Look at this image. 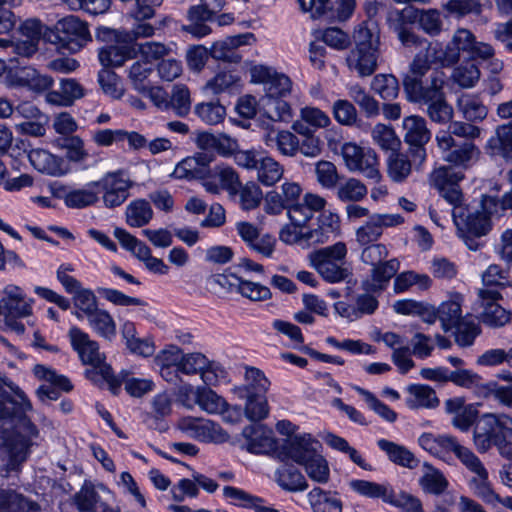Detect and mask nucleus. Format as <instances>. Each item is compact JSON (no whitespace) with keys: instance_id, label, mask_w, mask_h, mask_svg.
<instances>
[{"instance_id":"1","label":"nucleus","mask_w":512,"mask_h":512,"mask_svg":"<svg viewBox=\"0 0 512 512\" xmlns=\"http://www.w3.org/2000/svg\"><path fill=\"white\" fill-rule=\"evenodd\" d=\"M16 396L18 400L6 394L3 400L0 401V420L19 417L20 428L25 432V435L15 432L4 441V447L8 455L6 464L8 471L18 470L29 454V449L33 444L32 439L38 437L39 434L37 427L30 419L22 416L32 409L30 401L22 391H16Z\"/></svg>"},{"instance_id":"2","label":"nucleus","mask_w":512,"mask_h":512,"mask_svg":"<svg viewBox=\"0 0 512 512\" xmlns=\"http://www.w3.org/2000/svg\"><path fill=\"white\" fill-rule=\"evenodd\" d=\"M429 51L432 59L441 66H452L459 62L462 54H466L472 60L487 62V67L494 74L503 68V63L494 58V48L489 43L477 41L475 35L466 28L457 29L445 49L435 44Z\"/></svg>"},{"instance_id":"3","label":"nucleus","mask_w":512,"mask_h":512,"mask_svg":"<svg viewBox=\"0 0 512 512\" xmlns=\"http://www.w3.org/2000/svg\"><path fill=\"white\" fill-rule=\"evenodd\" d=\"M68 336L81 361L91 366L85 371L86 377L96 384L107 383L109 390L114 395L118 394L120 381L113 374L111 366L105 363V356L100 353L98 343L91 340L87 333L76 326L70 328Z\"/></svg>"},{"instance_id":"4","label":"nucleus","mask_w":512,"mask_h":512,"mask_svg":"<svg viewBox=\"0 0 512 512\" xmlns=\"http://www.w3.org/2000/svg\"><path fill=\"white\" fill-rule=\"evenodd\" d=\"M496 205L497 199L487 196L482 201L481 209H470L462 204L453 207L452 217L457 234L469 250L477 251L484 246L481 238L492 228L489 209Z\"/></svg>"},{"instance_id":"5","label":"nucleus","mask_w":512,"mask_h":512,"mask_svg":"<svg viewBox=\"0 0 512 512\" xmlns=\"http://www.w3.org/2000/svg\"><path fill=\"white\" fill-rule=\"evenodd\" d=\"M474 443L479 452L496 446L503 457L512 459V418L505 414H484L474 429Z\"/></svg>"},{"instance_id":"6","label":"nucleus","mask_w":512,"mask_h":512,"mask_svg":"<svg viewBox=\"0 0 512 512\" xmlns=\"http://www.w3.org/2000/svg\"><path fill=\"white\" fill-rule=\"evenodd\" d=\"M347 246L337 242L309 253L308 260L322 279L328 283H340L352 276V269L346 261Z\"/></svg>"},{"instance_id":"7","label":"nucleus","mask_w":512,"mask_h":512,"mask_svg":"<svg viewBox=\"0 0 512 512\" xmlns=\"http://www.w3.org/2000/svg\"><path fill=\"white\" fill-rule=\"evenodd\" d=\"M430 83L425 92L408 99L410 102L426 106V113L431 121L438 124L450 122L454 116L453 107L447 102L444 87V73L435 71L429 76Z\"/></svg>"},{"instance_id":"8","label":"nucleus","mask_w":512,"mask_h":512,"mask_svg":"<svg viewBox=\"0 0 512 512\" xmlns=\"http://www.w3.org/2000/svg\"><path fill=\"white\" fill-rule=\"evenodd\" d=\"M45 40L60 49L76 53L92 39L87 23L70 15L57 21L55 26L45 33Z\"/></svg>"},{"instance_id":"9","label":"nucleus","mask_w":512,"mask_h":512,"mask_svg":"<svg viewBox=\"0 0 512 512\" xmlns=\"http://www.w3.org/2000/svg\"><path fill=\"white\" fill-rule=\"evenodd\" d=\"M133 185L127 172L122 169L107 172L96 181L99 194L102 193L103 205L108 209L121 206L130 196Z\"/></svg>"},{"instance_id":"10","label":"nucleus","mask_w":512,"mask_h":512,"mask_svg":"<svg viewBox=\"0 0 512 512\" xmlns=\"http://www.w3.org/2000/svg\"><path fill=\"white\" fill-rule=\"evenodd\" d=\"M463 179V171L451 166L435 168L429 175L430 185L453 207L463 204V193L460 188Z\"/></svg>"},{"instance_id":"11","label":"nucleus","mask_w":512,"mask_h":512,"mask_svg":"<svg viewBox=\"0 0 512 512\" xmlns=\"http://www.w3.org/2000/svg\"><path fill=\"white\" fill-rule=\"evenodd\" d=\"M11 70L4 78L9 88H28L34 92L48 90L53 85L50 76L40 74L31 66H21L18 58H10Z\"/></svg>"},{"instance_id":"12","label":"nucleus","mask_w":512,"mask_h":512,"mask_svg":"<svg viewBox=\"0 0 512 512\" xmlns=\"http://www.w3.org/2000/svg\"><path fill=\"white\" fill-rule=\"evenodd\" d=\"M404 142L409 146V154L414 163L419 165L426 159V144L431 139L426 120L418 115H411L403 120Z\"/></svg>"},{"instance_id":"13","label":"nucleus","mask_w":512,"mask_h":512,"mask_svg":"<svg viewBox=\"0 0 512 512\" xmlns=\"http://www.w3.org/2000/svg\"><path fill=\"white\" fill-rule=\"evenodd\" d=\"M224 7V0H200L199 5L191 6L187 12L188 25L182 27L183 31L196 38H202L211 33L208 25Z\"/></svg>"},{"instance_id":"14","label":"nucleus","mask_w":512,"mask_h":512,"mask_svg":"<svg viewBox=\"0 0 512 512\" xmlns=\"http://www.w3.org/2000/svg\"><path fill=\"white\" fill-rule=\"evenodd\" d=\"M342 156L350 171L361 172L367 178L379 181L378 159L373 149L345 143L342 147Z\"/></svg>"},{"instance_id":"15","label":"nucleus","mask_w":512,"mask_h":512,"mask_svg":"<svg viewBox=\"0 0 512 512\" xmlns=\"http://www.w3.org/2000/svg\"><path fill=\"white\" fill-rule=\"evenodd\" d=\"M477 296L474 309L484 324L490 327H501L509 323L511 313L498 303L502 299L500 292L478 291Z\"/></svg>"},{"instance_id":"16","label":"nucleus","mask_w":512,"mask_h":512,"mask_svg":"<svg viewBox=\"0 0 512 512\" xmlns=\"http://www.w3.org/2000/svg\"><path fill=\"white\" fill-rule=\"evenodd\" d=\"M252 81L264 85L265 96L268 98H283L291 92V80L284 74L277 73L274 69L257 65L251 69Z\"/></svg>"},{"instance_id":"17","label":"nucleus","mask_w":512,"mask_h":512,"mask_svg":"<svg viewBox=\"0 0 512 512\" xmlns=\"http://www.w3.org/2000/svg\"><path fill=\"white\" fill-rule=\"evenodd\" d=\"M462 464L474 474L468 485L476 496L489 504H495L498 494L493 490L489 473L479 457L472 452Z\"/></svg>"},{"instance_id":"18","label":"nucleus","mask_w":512,"mask_h":512,"mask_svg":"<svg viewBox=\"0 0 512 512\" xmlns=\"http://www.w3.org/2000/svg\"><path fill=\"white\" fill-rule=\"evenodd\" d=\"M321 444L309 434L289 437L279 446V455L282 459H290L303 465L316 453Z\"/></svg>"},{"instance_id":"19","label":"nucleus","mask_w":512,"mask_h":512,"mask_svg":"<svg viewBox=\"0 0 512 512\" xmlns=\"http://www.w3.org/2000/svg\"><path fill=\"white\" fill-rule=\"evenodd\" d=\"M303 228L306 248L324 244L338 231V217L331 212H322L315 222H308Z\"/></svg>"},{"instance_id":"20","label":"nucleus","mask_w":512,"mask_h":512,"mask_svg":"<svg viewBox=\"0 0 512 512\" xmlns=\"http://www.w3.org/2000/svg\"><path fill=\"white\" fill-rule=\"evenodd\" d=\"M404 222L399 214L370 215L368 220L356 230V241L359 245L375 243L383 234L385 228L395 227Z\"/></svg>"},{"instance_id":"21","label":"nucleus","mask_w":512,"mask_h":512,"mask_svg":"<svg viewBox=\"0 0 512 512\" xmlns=\"http://www.w3.org/2000/svg\"><path fill=\"white\" fill-rule=\"evenodd\" d=\"M178 426L189 437L202 442H221L226 437L218 424L204 418L184 417Z\"/></svg>"},{"instance_id":"22","label":"nucleus","mask_w":512,"mask_h":512,"mask_svg":"<svg viewBox=\"0 0 512 512\" xmlns=\"http://www.w3.org/2000/svg\"><path fill=\"white\" fill-rule=\"evenodd\" d=\"M430 47H435V45L429 44L424 56H415L410 64L409 73L403 80L404 91L408 99L425 92L427 85H423L422 77L430 70L431 63H438L436 60L432 59L429 51Z\"/></svg>"},{"instance_id":"23","label":"nucleus","mask_w":512,"mask_h":512,"mask_svg":"<svg viewBox=\"0 0 512 512\" xmlns=\"http://www.w3.org/2000/svg\"><path fill=\"white\" fill-rule=\"evenodd\" d=\"M255 41V35L250 32L229 36L215 42L211 47L210 54L216 60L239 63L242 57L238 52V48L243 45H251Z\"/></svg>"},{"instance_id":"24","label":"nucleus","mask_w":512,"mask_h":512,"mask_svg":"<svg viewBox=\"0 0 512 512\" xmlns=\"http://www.w3.org/2000/svg\"><path fill=\"white\" fill-rule=\"evenodd\" d=\"M242 435L246 439L247 450L251 453L265 454L274 450L279 451L273 431L264 425H248L243 429Z\"/></svg>"},{"instance_id":"25","label":"nucleus","mask_w":512,"mask_h":512,"mask_svg":"<svg viewBox=\"0 0 512 512\" xmlns=\"http://www.w3.org/2000/svg\"><path fill=\"white\" fill-rule=\"evenodd\" d=\"M113 34L116 44L107 45L99 51V60L104 67H120L137 53L135 45L125 41L122 32L113 31Z\"/></svg>"},{"instance_id":"26","label":"nucleus","mask_w":512,"mask_h":512,"mask_svg":"<svg viewBox=\"0 0 512 512\" xmlns=\"http://www.w3.org/2000/svg\"><path fill=\"white\" fill-rule=\"evenodd\" d=\"M213 157L207 153H197L194 156L187 157L179 162L173 173L176 179H206L211 173L209 167Z\"/></svg>"},{"instance_id":"27","label":"nucleus","mask_w":512,"mask_h":512,"mask_svg":"<svg viewBox=\"0 0 512 512\" xmlns=\"http://www.w3.org/2000/svg\"><path fill=\"white\" fill-rule=\"evenodd\" d=\"M262 141L267 147L276 149L286 157L295 156L299 150V139L296 135L287 130L275 129L269 124L262 135Z\"/></svg>"},{"instance_id":"28","label":"nucleus","mask_w":512,"mask_h":512,"mask_svg":"<svg viewBox=\"0 0 512 512\" xmlns=\"http://www.w3.org/2000/svg\"><path fill=\"white\" fill-rule=\"evenodd\" d=\"M446 152L444 160L456 169H467L479 158L480 150L472 141L453 142L449 148H440Z\"/></svg>"},{"instance_id":"29","label":"nucleus","mask_w":512,"mask_h":512,"mask_svg":"<svg viewBox=\"0 0 512 512\" xmlns=\"http://www.w3.org/2000/svg\"><path fill=\"white\" fill-rule=\"evenodd\" d=\"M400 268V263L396 258L384 261L381 264L373 266L371 278L361 282V288L364 292H382L388 286Z\"/></svg>"},{"instance_id":"30","label":"nucleus","mask_w":512,"mask_h":512,"mask_svg":"<svg viewBox=\"0 0 512 512\" xmlns=\"http://www.w3.org/2000/svg\"><path fill=\"white\" fill-rule=\"evenodd\" d=\"M3 315L28 317L32 314V299H26L23 290L16 285H7L2 298Z\"/></svg>"},{"instance_id":"31","label":"nucleus","mask_w":512,"mask_h":512,"mask_svg":"<svg viewBox=\"0 0 512 512\" xmlns=\"http://www.w3.org/2000/svg\"><path fill=\"white\" fill-rule=\"evenodd\" d=\"M448 129L439 131L436 140L439 148H449L453 142H458L454 137L463 138V141H472L480 136L481 129L472 122L450 121Z\"/></svg>"},{"instance_id":"32","label":"nucleus","mask_w":512,"mask_h":512,"mask_svg":"<svg viewBox=\"0 0 512 512\" xmlns=\"http://www.w3.org/2000/svg\"><path fill=\"white\" fill-rule=\"evenodd\" d=\"M380 57V50L353 48L346 62L351 71L359 77L371 76L377 69V62Z\"/></svg>"},{"instance_id":"33","label":"nucleus","mask_w":512,"mask_h":512,"mask_svg":"<svg viewBox=\"0 0 512 512\" xmlns=\"http://www.w3.org/2000/svg\"><path fill=\"white\" fill-rule=\"evenodd\" d=\"M196 144L200 149L215 150L224 157H234L239 150L238 141L226 134L214 135L202 132L198 134Z\"/></svg>"},{"instance_id":"34","label":"nucleus","mask_w":512,"mask_h":512,"mask_svg":"<svg viewBox=\"0 0 512 512\" xmlns=\"http://www.w3.org/2000/svg\"><path fill=\"white\" fill-rule=\"evenodd\" d=\"M62 199L68 208L83 209L96 205L99 200V190L96 181L87 183L81 188H71L64 192Z\"/></svg>"},{"instance_id":"35","label":"nucleus","mask_w":512,"mask_h":512,"mask_svg":"<svg viewBox=\"0 0 512 512\" xmlns=\"http://www.w3.org/2000/svg\"><path fill=\"white\" fill-rule=\"evenodd\" d=\"M84 94L83 86L76 79L63 78L60 80L59 90L48 92L46 100L51 104L68 107Z\"/></svg>"},{"instance_id":"36","label":"nucleus","mask_w":512,"mask_h":512,"mask_svg":"<svg viewBox=\"0 0 512 512\" xmlns=\"http://www.w3.org/2000/svg\"><path fill=\"white\" fill-rule=\"evenodd\" d=\"M377 445L380 450L385 452L388 459L398 466L415 469L420 463L419 459L403 445L387 439H379Z\"/></svg>"},{"instance_id":"37","label":"nucleus","mask_w":512,"mask_h":512,"mask_svg":"<svg viewBox=\"0 0 512 512\" xmlns=\"http://www.w3.org/2000/svg\"><path fill=\"white\" fill-rule=\"evenodd\" d=\"M32 166L41 173L60 176L65 173L63 169V160L47 150L34 149L28 154Z\"/></svg>"},{"instance_id":"38","label":"nucleus","mask_w":512,"mask_h":512,"mask_svg":"<svg viewBox=\"0 0 512 512\" xmlns=\"http://www.w3.org/2000/svg\"><path fill=\"white\" fill-rule=\"evenodd\" d=\"M223 496L230 500V503L242 508L252 509L255 512H268L272 507L264 505L265 500L261 497L252 495L243 489L225 486L223 488Z\"/></svg>"},{"instance_id":"39","label":"nucleus","mask_w":512,"mask_h":512,"mask_svg":"<svg viewBox=\"0 0 512 512\" xmlns=\"http://www.w3.org/2000/svg\"><path fill=\"white\" fill-rule=\"evenodd\" d=\"M313 512H342L343 503L337 492L313 488L307 495Z\"/></svg>"},{"instance_id":"40","label":"nucleus","mask_w":512,"mask_h":512,"mask_svg":"<svg viewBox=\"0 0 512 512\" xmlns=\"http://www.w3.org/2000/svg\"><path fill=\"white\" fill-rule=\"evenodd\" d=\"M349 487L355 493L370 499H380L388 503L392 495L393 487L390 483H377L368 480L354 479L349 482Z\"/></svg>"},{"instance_id":"41","label":"nucleus","mask_w":512,"mask_h":512,"mask_svg":"<svg viewBox=\"0 0 512 512\" xmlns=\"http://www.w3.org/2000/svg\"><path fill=\"white\" fill-rule=\"evenodd\" d=\"M423 469V475L419 478V485L422 490L436 496L443 494L449 486L445 475L428 462L423 464Z\"/></svg>"},{"instance_id":"42","label":"nucleus","mask_w":512,"mask_h":512,"mask_svg":"<svg viewBox=\"0 0 512 512\" xmlns=\"http://www.w3.org/2000/svg\"><path fill=\"white\" fill-rule=\"evenodd\" d=\"M73 503L79 512H96L105 502L98 494L97 487L85 480L80 490L74 494Z\"/></svg>"},{"instance_id":"43","label":"nucleus","mask_w":512,"mask_h":512,"mask_svg":"<svg viewBox=\"0 0 512 512\" xmlns=\"http://www.w3.org/2000/svg\"><path fill=\"white\" fill-rule=\"evenodd\" d=\"M276 482L285 491L299 492L308 488L304 475L292 465H284L275 472Z\"/></svg>"},{"instance_id":"44","label":"nucleus","mask_w":512,"mask_h":512,"mask_svg":"<svg viewBox=\"0 0 512 512\" xmlns=\"http://www.w3.org/2000/svg\"><path fill=\"white\" fill-rule=\"evenodd\" d=\"M457 109L468 122L483 121L488 114L487 107L475 95L463 94L457 99Z\"/></svg>"},{"instance_id":"45","label":"nucleus","mask_w":512,"mask_h":512,"mask_svg":"<svg viewBox=\"0 0 512 512\" xmlns=\"http://www.w3.org/2000/svg\"><path fill=\"white\" fill-rule=\"evenodd\" d=\"M255 171L257 172V179L262 185L273 186L282 178L284 168L278 161L264 152Z\"/></svg>"},{"instance_id":"46","label":"nucleus","mask_w":512,"mask_h":512,"mask_svg":"<svg viewBox=\"0 0 512 512\" xmlns=\"http://www.w3.org/2000/svg\"><path fill=\"white\" fill-rule=\"evenodd\" d=\"M195 403L208 414L224 413L228 407L225 399L208 387H197Z\"/></svg>"},{"instance_id":"47","label":"nucleus","mask_w":512,"mask_h":512,"mask_svg":"<svg viewBox=\"0 0 512 512\" xmlns=\"http://www.w3.org/2000/svg\"><path fill=\"white\" fill-rule=\"evenodd\" d=\"M126 223L131 227H143L153 218V210L145 199H136L126 207Z\"/></svg>"},{"instance_id":"48","label":"nucleus","mask_w":512,"mask_h":512,"mask_svg":"<svg viewBox=\"0 0 512 512\" xmlns=\"http://www.w3.org/2000/svg\"><path fill=\"white\" fill-rule=\"evenodd\" d=\"M408 392L411 397L407 399V405L412 409L419 407L434 408L439 404L436 392L428 385H411L408 388Z\"/></svg>"},{"instance_id":"49","label":"nucleus","mask_w":512,"mask_h":512,"mask_svg":"<svg viewBox=\"0 0 512 512\" xmlns=\"http://www.w3.org/2000/svg\"><path fill=\"white\" fill-rule=\"evenodd\" d=\"M482 283L483 288L478 291L500 292L510 285L509 271L497 264H491L482 274Z\"/></svg>"},{"instance_id":"50","label":"nucleus","mask_w":512,"mask_h":512,"mask_svg":"<svg viewBox=\"0 0 512 512\" xmlns=\"http://www.w3.org/2000/svg\"><path fill=\"white\" fill-rule=\"evenodd\" d=\"M337 198L342 202L355 203L367 195L366 186L356 178H348L336 185Z\"/></svg>"},{"instance_id":"51","label":"nucleus","mask_w":512,"mask_h":512,"mask_svg":"<svg viewBox=\"0 0 512 512\" xmlns=\"http://www.w3.org/2000/svg\"><path fill=\"white\" fill-rule=\"evenodd\" d=\"M89 326L99 336L111 340L116 335V324L110 313L103 309H97L87 317Z\"/></svg>"},{"instance_id":"52","label":"nucleus","mask_w":512,"mask_h":512,"mask_svg":"<svg viewBox=\"0 0 512 512\" xmlns=\"http://www.w3.org/2000/svg\"><path fill=\"white\" fill-rule=\"evenodd\" d=\"M240 77L233 71H220L211 78L204 86V89L214 95L224 92H232L237 88Z\"/></svg>"},{"instance_id":"53","label":"nucleus","mask_w":512,"mask_h":512,"mask_svg":"<svg viewBox=\"0 0 512 512\" xmlns=\"http://www.w3.org/2000/svg\"><path fill=\"white\" fill-rule=\"evenodd\" d=\"M372 90L385 101H392L399 94L398 79L392 74H378L371 83Z\"/></svg>"},{"instance_id":"54","label":"nucleus","mask_w":512,"mask_h":512,"mask_svg":"<svg viewBox=\"0 0 512 512\" xmlns=\"http://www.w3.org/2000/svg\"><path fill=\"white\" fill-rule=\"evenodd\" d=\"M303 468L307 474V476L314 482L319 484H325L330 479V468L328 461L325 457L320 453H316L312 458H310L306 463H304Z\"/></svg>"},{"instance_id":"55","label":"nucleus","mask_w":512,"mask_h":512,"mask_svg":"<svg viewBox=\"0 0 512 512\" xmlns=\"http://www.w3.org/2000/svg\"><path fill=\"white\" fill-rule=\"evenodd\" d=\"M451 79L461 88H472L480 79V70L475 63L465 62L453 69Z\"/></svg>"},{"instance_id":"56","label":"nucleus","mask_w":512,"mask_h":512,"mask_svg":"<svg viewBox=\"0 0 512 512\" xmlns=\"http://www.w3.org/2000/svg\"><path fill=\"white\" fill-rule=\"evenodd\" d=\"M355 47L359 49L380 50V36L376 27H370L368 23H361L353 34Z\"/></svg>"},{"instance_id":"57","label":"nucleus","mask_w":512,"mask_h":512,"mask_svg":"<svg viewBox=\"0 0 512 512\" xmlns=\"http://www.w3.org/2000/svg\"><path fill=\"white\" fill-rule=\"evenodd\" d=\"M413 285H417L421 290H426L431 285V279L426 274H418L413 271L402 272L395 277L393 289L395 293H402Z\"/></svg>"},{"instance_id":"58","label":"nucleus","mask_w":512,"mask_h":512,"mask_svg":"<svg viewBox=\"0 0 512 512\" xmlns=\"http://www.w3.org/2000/svg\"><path fill=\"white\" fill-rule=\"evenodd\" d=\"M438 319L445 332L451 331L454 326L463 320L460 303L455 300L441 303L438 307Z\"/></svg>"},{"instance_id":"59","label":"nucleus","mask_w":512,"mask_h":512,"mask_svg":"<svg viewBox=\"0 0 512 512\" xmlns=\"http://www.w3.org/2000/svg\"><path fill=\"white\" fill-rule=\"evenodd\" d=\"M437 443V454H435V456L439 458H444L445 454L453 452L462 463L473 452L469 448L459 444L456 437L451 435H439Z\"/></svg>"},{"instance_id":"60","label":"nucleus","mask_w":512,"mask_h":512,"mask_svg":"<svg viewBox=\"0 0 512 512\" xmlns=\"http://www.w3.org/2000/svg\"><path fill=\"white\" fill-rule=\"evenodd\" d=\"M212 171L214 178H217L223 190H226L230 195H237L241 181L234 168L228 165H217Z\"/></svg>"},{"instance_id":"61","label":"nucleus","mask_w":512,"mask_h":512,"mask_svg":"<svg viewBox=\"0 0 512 512\" xmlns=\"http://www.w3.org/2000/svg\"><path fill=\"white\" fill-rule=\"evenodd\" d=\"M372 138L381 149L390 151V153L398 151L401 145L394 130L384 124L375 125L372 130Z\"/></svg>"},{"instance_id":"62","label":"nucleus","mask_w":512,"mask_h":512,"mask_svg":"<svg viewBox=\"0 0 512 512\" xmlns=\"http://www.w3.org/2000/svg\"><path fill=\"white\" fill-rule=\"evenodd\" d=\"M411 162L406 155L395 151L388 158V175L395 182L404 181L411 173Z\"/></svg>"},{"instance_id":"63","label":"nucleus","mask_w":512,"mask_h":512,"mask_svg":"<svg viewBox=\"0 0 512 512\" xmlns=\"http://www.w3.org/2000/svg\"><path fill=\"white\" fill-rule=\"evenodd\" d=\"M245 380L247 383L243 388L245 395L265 394L270 386V382L264 373L255 367L246 368Z\"/></svg>"},{"instance_id":"64","label":"nucleus","mask_w":512,"mask_h":512,"mask_svg":"<svg viewBox=\"0 0 512 512\" xmlns=\"http://www.w3.org/2000/svg\"><path fill=\"white\" fill-rule=\"evenodd\" d=\"M488 146L497 154L512 151V123L499 126L496 135L489 139Z\"/></svg>"}]
</instances>
